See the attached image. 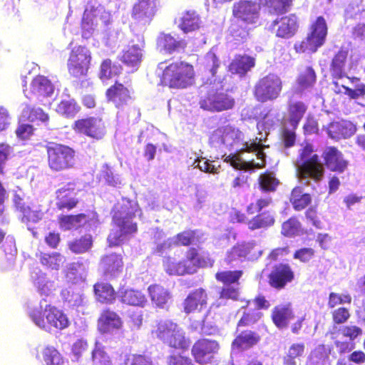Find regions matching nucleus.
Listing matches in <instances>:
<instances>
[{
	"mask_svg": "<svg viewBox=\"0 0 365 365\" xmlns=\"http://www.w3.org/2000/svg\"><path fill=\"white\" fill-rule=\"evenodd\" d=\"M143 45L144 41L142 42L141 46L136 44L128 46L122 51L120 60L126 66L137 68L142 61V48Z\"/></svg>",
	"mask_w": 365,
	"mask_h": 365,
	"instance_id": "nucleus-33",
	"label": "nucleus"
},
{
	"mask_svg": "<svg viewBox=\"0 0 365 365\" xmlns=\"http://www.w3.org/2000/svg\"><path fill=\"white\" fill-rule=\"evenodd\" d=\"M93 237L91 235H85L68 242V249L76 255L88 252L93 246Z\"/></svg>",
	"mask_w": 365,
	"mask_h": 365,
	"instance_id": "nucleus-45",
	"label": "nucleus"
},
{
	"mask_svg": "<svg viewBox=\"0 0 365 365\" xmlns=\"http://www.w3.org/2000/svg\"><path fill=\"white\" fill-rule=\"evenodd\" d=\"M106 97L117 109L123 110L133 101L132 93L128 87L115 81L106 91Z\"/></svg>",
	"mask_w": 365,
	"mask_h": 365,
	"instance_id": "nucleus-21",
	"label": "nucleus"
},
{
	"mask_svg": "<svg viewBox=\"0 0 365 365\" xmlns=\"http://www.w3.org/2000/svg\"><path fill=\"white\" fill-rule=\"evenodd\" d=\"M120 301L128 306L143 307L147 303V298L140 290L128 289L120 294Z\"/></svg>",
	"mask_w": 365,
	"mask_h": 365,
	"instance_id": "nucleus-40",
	"label": "nucleus"
},
{
	"mask_svg": "<svg viewBox=\"0 0 365 365\" xmlns=\"http://www.w3.org/2000/svg\"><path fill=\"white\" fill-rule=\"evenodd\" d=\"M167 365H195L192 359L180 353H172L166 359Z\"/></svg>",
	"mask_w": 365,
	"mask_h": 365,
	"instance_id": "nucleus-64",
	"label": "nucleus"
},
{
	"mask_svg": "<svg viewBox=\"0 0 365 365\" xmlns=\"http://www.w3.org/2000/svg\"><path fill=\"white\" fill-rule=\"evenodd\" d=\"M158 10L157 0H137L130 11V26L145 29Z\"/></svg>",
	"mask_w": 365,
	"mask_h": 365,
	"instance_id": "nucleus-8",
	"label": "nucleus"
},
{
	"mask_svg": "<svg viewBox=\"0 0 365 365\" xmlns=\"http://www.w3.org/2000/svg\"><path fill=\"white\" fill-rule=\"evenodd\" d=\"M349 51L341 47L331 58L329 71L332 79L339 80L346 76L345 67Z\"/></svg>",
	"mask_w": 365,
	"mask_h": 365,
	"instance_id": "nucleus-32",
	"label": "nucleus"
},
{
	"mask_svg": "<svg viewBox=\"0 0 365 365\" xmlns=\"http://www.w3.org/2000/svg\"><path fill=\"white\" fill-rule=\"evenodd\" d=\"M85 271V266L82 261L70 263L66 271V277L72 283H76L83 279L82 272Z\"/></svg>",
	"mask_w": 365,
	"mask_h": 365,
	"instance_id": "nucleus-55",
	"label": "nucleus"
},
{
	"mask_svg": "<svg viewBox=\"0 0 365 365\" xmlns=\"http://www.w3.org/2000/svg\"><path fill=\"white\" fill-rule=\"evenodd\" d=\"M195 70L192 65L185 61L170 63L163 71L160 82L163 86L182 89L192 84Z\"/></svg>",
	"mask_w": 365,
	"mask_h": 365,
	"instance_id": "nucleus-2",
	"label": "nucleus"
},
{
	"mask_svg": "<svg viewBox=\"0 0 365 365\" xmlns=\"http://www.w3.org/2000/svg\"><path fill=\"white\" fill-rule=\"evenodd\" d=\"M329 359V354L324 345L315 348L310 354L307 363L310 365H324Z\"/></svg>",
	"mask_w": 365,
	"mask_h": 365,
	"instance_id": "nucleus-58",
	"label": "nucleus"
},
{
	"mask_svg": "<svg viewBox=\"0 0 365 365\" xmlns=\"http://www.w3.org/2000/svg\"><path fill=\"white\" fill-rule=\"evenodd\" d=\"M270 317L273 324L281 329L287 327L289 322L294 318L295 315L292 304L287 303L274 307Z\"/></svg>",
	"mask_w": 365,
	"mask_h": 365,
	"instance_id": "nucleus-25",
	"label": "nucleus"
},
{
	"mask_svg": "<svg viewBox=\"0 0 365 365\" xmlns=\"http://www.w3.org/2000/svg\"><path fill=\"white\" fill-rule=\"evenodd\" d=\"M297 171L301 178H309L314 182H319L324 176L325 168L319 155L313 154L302 162L297 168Z\"/></svg>",
	"mask_w": 365,
	"mask_h": 365,
	"instance_id": "nucleus-19",
	"label": "nucleus"
},
{
	"mask_svg": "<svg viewBox=\"0 0 365 365\" xmlns=\"http://www.w3.org/2000/svg\"><path fill=\"white\" fill-rule=\"evenodd\" d=\"M72 129L76 133L83 134L96 140H102L106 134L105 123L99 117L78 119L72 125Z\"/></svg>",
	"mask_w": 365,
	"mask_h": 365,
	"instance_id": "nucleus-13",
	"label": "nucleus"
},
{
	"mask_svg": "<svg viewBox=\"0 0 365 365\" xmlns=\"http://www.w3.org/2000/svg\"><path fill=\"white\" fill-rule=\"evenodd\" d=\"M92 60L91 53L85 46L73 47L67 61V69L69 75L80 78L88 74Z\"/></svg>",
	"mask_w": 365,
	"mask_h": 365,
	"instance_id": "nucleus-7",
	"label": "nucleus"
},
{
	"mask_svg": "<svg viewBox=\"0 0 365 365\" xmlns=\"http://www.w3.org/2000/svg\"><path fill=\"white\" fill-rule=\"evenodd\" d=\"M252 303L255 308L243 312L242 317L237 323V329L240 327H246L257 323L263 317L260 310H267L271 306L265 296L262 294L255 296L252 299Z\"/></svg>",
	"mask_w": 365,
	"mask_h": 365,
	"instance_id": "nucleus-18",
	"label": "nucleus"
},
{
	"mask_svg": "<svg viewBox=\"0 0 365 365\" xmlns=\"http://www.w3.org/2000/svg\"><path fill=\"white\" fill-rule=\"evenodd\" d=\"M178 327V324L171 320L160 321L152 334L165 344Z\"/></svg>",
	"mask_w": 365,
	"mask_h": 365,
	"instance_id": "nucleus-44",
	"label": "nucleus"
},
{
	"mask_svg": "<svg viewBox=\"0 0 365 365\" xmlns=\"http://www.w3.org/2000/svg\"><path fill=\"white\" fill-rule=\"evenodd\" d=\"M258 182L262 191L270 192L277 190L279 180L273 173L265 171L259 176Z\"/></svg>",
	"mask_w": 365,
	"mask_h": 365,
	"instance_id": "nucleus-50",
	"label": "nucleus"
},
{
	"mask_svg": "<svg viewBox=\"0 0 365 365\" xmlns=\"http://www.w3.org/2000/svg\"><path fill=\"white\" fill-rule=\"evenodd\" d=\"M47 165L52 173H61L76 167V151L66 145L48 142L45 145Z\"/></svg>",
	"mask_w": 365,
	"mask_h": 365,
	"instance_id": "nucleus-3",
	"label": "nucleus"
},
{
	"mask_svg": "<svg viewBox=\"0 0 365 365\" xmlns=\"http://www.w3.org/2000/svg\"><path fill=\"white\" fill-rule=\"evenodd\" d=\"M207 294L202 288H198L187 296L183 302V309L186 314L200 311L207 304Z\"/></svg>",
	"mask_w": 365,
	"mask_h": 365,
	"instance_id": "nucleus-28",
	"label": "nucleus"
},
{
	"mask_svg": "<svg viewBox=\"0 0 365 365\" xmlns=\"http://www.w3.org/2000/svg\"><path fill=\"white\" fill-rule=\"evenodd\" d=\"M123 327L120 316L109 307L101 310L97 319V330L101 334H107L120 330Z\"/></svg>",
	"mask_w": 365,
	"mask_h": 365,
	"instance_id": "nucleus-20",
	"label": "nucleus"
},
{
	"mask_svg": "<svg viewBox=\"0 0 365 365\" xmlns=\"http://www.w3.org/2000/svg\"><path fill=\"white\" fill-rule=\"evenodd\" d=\"M43 359L46 365H65L60 352L53 346H48L42 351Z\"/></svg>",
	"mask_w": 365,
	"mask_h": 365,
	"instance_id": "nucleus-53",
	"label": "nucleus"
},
{
	"mask_svg": "<svg viewBox=\"0 0 365 365\" xmlns=\"http://www.w3.org/2000/svg\"><path fill=\"white\" fill-rule=\"evenodd\" d=\"M305 351L304 343H294L288 349L287 352L283 356L284 365H297L296 359L303 356Z\"/></svg>",
	"mask_w": 365,
	"mask_h": 365,
	"instance_id": "nucleus-49",
	"label": "nucleus"
},
{
	"mask_svg": "<svg viewBox=\"0 0 365 365\" xmlns=\"http://www.w3.org/2000/svg\"><path fill=\"white\" fill-rule=\"evenodd\" d=\"M220 65V62L217 55L212 51H209L205 57V69L215 76Z\"/></svg>",
	"mask_w": 365,
	"mask_h": 365,
	"instance_id": "nucleus-61",
	"label": "nucleus"
},
{
	"mask_svg": "<svg viewBox=\"0 0 365 365\" xmlns=\"http://www.w3.org/2000/svg\"><path fill=\"white\" fill-rule=\"evenodd\" d=\"M351 297L349 294H340L336 292H331L328 299L329 308H334L335 307L342 304H351Z\"/></svg>",
	"mask_w": 365,
	"mask_h": 365,
	"instance_id": "nucleus-62",
	"label": "nucleus"
},
{
	"mask_svg": "<svg viewBox=\"0 0 365 365\" xmlns=\"http://www.w3.org/2000/svg\"><path fill=\"white\" fill-rule=\"evenodd\" d=\"M22 114L30 122L39 120L45 123L49 120L48 115L45 113L43 109L40 108H35L29 105H26L25 106L23 109Z\"/></svg>",
	"mask_w": 365,
	"mask_h": 365,
	"instance_id": "nucleus-54",
	"label": "nucleus"
},
{
	"mask_svg": "<svg viewBox=\"0 0 365 365\" xmlns=\"http://www.w3.org/2000/svg\"><path fill=\"white\" fill-rule=\"evenodd\" d=\"M261 335L250 329L239 331L231 343V349L235 352H244L257 346L261 341Z\"/></svg>",
	"mask_w": 365,
	"mask_h": 365,
	"instance_id": "nucleus-22",
	"label": "nucleus"
},
{
	"mask_svg": "<svg viewBox=\"0 0 365 365\" xmlns=\"http://www.w3.org/2000/svg\"><path fill=\"white\" fill-rule=\"evenodd\" d=\"M299 27V19L294 14L277 17L272 21L269 30L275 36L282 39L292 38Z\"/></svg>",
	"mask_w": 365,
	"mask_h": 365,
	"instance_id": "nucleus-15",
	"label": "nucleus"
},
{
	"mask_svg": "<svg viewBox=\"0 0 365 365\" xmlns=\"http://www.w3.org/2000/svg\"><path fill=\"white\" fill-rule=\"evenodd\" d=\"M187 47L184 39L177 40L170 34L162 33L157 38V48L161 52L173 53L183 51Z\"/></svg>",
	"mask_w": 365,
	"mask_h": 365,
	"instance_id": "nucleus-30",
	"label": "nucleus"
},
{
	"mask_svg": "<svg viewBox=\"0 0 365 365\" xmlns=\"http://www.w3.org/2000/svg\"><path fill=\"white\" fill-rule=\"evenodd\" d=\"M312 200L311 195L304 192V189L301 186L294 187L289 197V202L296 211H301L306 208Z\"/></svg>",
	"mask_w": 365,
	"mask_h": 365,
	"instance_id": "nucleus-39",
	"label": "nucleus"
},
{
	"mask_svg": "<svg viewBox=\"0 0 365 365\" xmlns=\"http://www.w3.org/2000/svg\"><path fill=\"white\" fill-rule=\"evenodd\" d=\"M74 185V182H69L56 190V206L59 210L70 211L78 204V200L73 196L75 190Z\"/></svg>",
	"mask_w": 365,
	"mask_h": 365,
	"instance_id": "nucleus-23",
	"label": "nucleus"
},
{
	"mask_svg": "<svg viewBox=\"0 0 365 365\" xmlns=\"http://www.w3.org/2000/svg\"><path fill=\"white\" fill-rule=\"evenodd\" d=\"M220 349L219 343L212 339L200 338L191 347V355L195 363L206 365L215 361V356Z\"/></svg>",
	"mask_w": 365,
	"mask_h": 365,
	"instance_id": "nucleus-12",
	"label": "nucleus"
},
{
	"mask_svg": "<svg viewBox=\"0 0 365 365\" xmlns=\"http://www.w3.org/2000/svg\"><path fill=\"white\" fill-rule=\"evenodd\" d=\"M125 365H155L152 358L145 354H130L125 359Z\"/></svg>",
	"mask_w": 365,
	"mask_h": 365,
	"instance_id": "nucleus-60",
	"label": "nucleus"
},
{
	"mask_svg": "<svg viewBox=\"0 0 365 365\" xmlns=\"http://www.w3.org/2000/svg\"><path fill=\"white\" fill-rule=\"evenodd\" d=\"M356 125L348 120L331 122L327 128L329 136L334 140L346 139L356 132Z\"/></svg>",
	"mask_w": 365,
	"mask_h": 365,
	"instance_id": "nucleus-27",
	"label": "nucleus"
},
{
	"mask_svg": "<svg viewBox=\"0 0 365 365\" xmlns=\"http://www.w3.org/2000/svg\"><path fill=\"white\" fill-rule=\"evenodd\" d=\"M29 317L36 326L45 330H62L70 324L67 315L51 304L46 305L43 309L41 306L32 309L29 312Z\"/></svg>",
	"mask_w": 365,
	"mask_h": 365,
	"instance_id": "nucleus-4",
	"label": "nucleus"
},
{
	"mask_svg": "<svg viewBox=\"0 0 365 365\" xmlns=\"http://www.w3.org/2000/svg\"><path fill=\"white\" fill-rule=\"evenodd\" d=\"M321 157L324 167L331 172L343 173L348 168L349 161L336 146H326L322 150Z\"/></svg>",
	"mask_w": 365,
	"mask_h": 365,
	"instance_id": "nucleus-17",
	"label": "nucleus"
},
{
	"mask_svg": "<svg viewBox=\"0 0 365 365\" xmlns=\"http://www.w3.org/2000/svg\"><path fill=\"white\" fill-rule=\"evenodd\" d=\"M13 200L19 220L26 225L33 237L36 238L38 232L31 225L43 219V212L41 209L28 204L19 195H15Z\"/></svg>",
	"mask_w": 365,
	"mask_h": 365,
	"instance_id": "nucleus-10",
	"label": "nucleus"
},
{
	"mask_svg": "<svg viewBox=\"0 0 365 365\" xmlns=\"http://www.w3.org/2000/svg\"><path fill=\"white\" fill-rule=\"evenodd\" d=\"M186 260L175 262L171 257H166L163 266L166 272L170 275L191 274L197 272V268L212 267L215 260L207 253L202 255L197 248L191 247L186 252Z\"/></svg>",
	"mask_w": 365,
	"mask_h": 365,
	"instance_id": "nucleus-1",
	"label": "nucleus"
},
{
	"mask_svg": "<svg viewBox=\"0 0 365 365\" xmlns=\"http://www.w3.org/2000/svg\"><path fill=\"white\" fill-rule=\"evenodd\" d=\"M317 81V74L312 66H307L298 77V85L303 89L312 87Z\"/></svg>",
	"mask_w": 365,
	"mask_h": 365,
	"instance_id": "nucleus-57",
	"label": "nucleus"
},
{
	"mask_svg": "<svg viewBox=\"0 0 365 365\" xmlns=\"http://www.w3.org/2000/svg\"><path fill=\"white\" fill-rule=\"evenodd\" d=\"M275 222L273 212L266 210L259 212L247 222L248 228L250 230H255L262 228H267L272 226Z\"/></svg>",
	"mask_w": 365,
	"mask_h": 365,
	"instance_id": "nucleus-42",
	"label": "nucleus"
},
{
	"mask_svg": "<svg viewBox=\"0 0 365 365\" xmlns=\"http://www.w3.org/2000/svg\"><path fill=\"white\" fill-rule=\"evenodd\" d=\"M259 5L252 0H240L232 9L233 17L246 25H255L259 19Z\"/></svg>",
	"mask_w": 365,
	"mask_h": 365,
	"instance_id": "nucleus-14",
	"label": "nucleus"
},
{
	"mask_svg": "<svg viewBox=\"0 0 365 365\" xmlns=\"http://www.w3.org/2000/svg\"><path fill=\"white\" fill-rule=\"evenodd\" d=\"M292 0H264V6L274 14H282L291 7Z\"/></svg>",
	"mask_w": 365,
	"mask_h": 365,
	"instance_id": "nucleus-56",
	"label": "nucleus"
},
{
	"mask_svg": "<svg viewBox=\"0 0 365 365\" xmlns=\"http://www.w3.org/2000/svg\"><path fill=\"white\" fill-rule=\"evenodd\" d=\"M327 34V21L322 16H319L310 24L306 38L295 43L294 48L299 53L306 51L314 53L325 43Z\"/></svg>",
	"mask_w": 365,
	"mask_h": 365,
	"instance_id": "nucleus-5",
	"label": "nucleus"
},
{
	"mask_svg": "<svg viewBox=\"0 0 365 365\" xmlns=\"http://www.w3.org/2000/svg\"><path fill=\"white\" fill-rule=\"evenodd\" d=\"M81 110L74 99L62 100L56 107V111L66 118H73Z\"/></svg>",
	"mask_w": 365,
	"mask_h": 365,
	"instance_id": "nucleus-51",
	"label": "nucleus"
},
{
	"mask_svg": "<svg viewBox=\"0 0 365 365\" xmlns=\"http://www.w3.org/2000/svg\"><path fill=\"white\" fill-rule=\"evenodd\" d=\"M54 91L51 81L41 75L35 76L31 82L27 97H36L38 98L50 96Z\"/></svg>",
	"mask_w": 365,
	"mask_h": 365,
	"instance_id": "nucleus-24",
	"label": "nucleus"
},
{
	"mask_svg": "<svg viewBox=\"0 0 365 365\" xmlns=\"http://www.w3.org/2000/svg\"><path fill=\"white\" fill-rule=\"evenodd\" d=\"M36 257L39 259L41 264L46 269L58 270L60 267L62 255L57 252H43L36 254Z\"/></svg>",
	"mask_w": 365,
	"mask_h": 365,
	"instance_id": "nucleus-47",
	"label": "nucleus"
},
{
	"mask_svg": "<svg viewBox=\"0 0 365 365\" xmlns=\"http://www.w3.org/2000/svg\"><path fill=\"white\" fill-rule=\"evenodd\" d=\"M315 250L312 247H301L294 251L293 258L302 263H309L314 257Z\"/></svg>",
	"mask_w": 365,
	"mask_h": 365,
	"instance_id": "nucleus-63",
	"label": "nucleus"
},
{
	"mask_svg": "<svg viewBox=\"0 0 365 365\" xmlns=\"http://www.w3.org/2000/svg\"><path fill=\"white\" fill-rule=\"evenodd\" d=\"M96 300L102 304H112L117 297L114 287L108 282L98 281L93 284Z\"/></svg>",
	"mask_w": 365,
	"mask_h": 365,
	"instance_id": "nucleus-29",
	"label": "nucleus"
},
{
	"mask_svg": "<svg viewBox=\"0 0 365 365\" xmlns=\"http://www.w3.org/2000/svg\"><path fill=\"white\" fill-rule=\"evenodd\" d=\"M255 58L247 54H237L228 66V71L240 77H244L255 66Z\"/></svg>",
	"mask_w": 365,
	"mask_h": 365,
	"instance_id": "nucleus-26",
	"label": "nucleus"
},
{
	"mask_svg": "<svg viewBox=\"0 0 365 365\" xmlns=\"http://www.w3.org/2000/svg\"><path fill=\"white\" fill-rule=\"evenodd\" d=\"M92 365H112L109 355L105 350V346L96 341L91 351Z\"/></svg>",
	"mask_w": 365,
	"mask_h": 365,
	"instance_id": "nucleus-48",
	"label": "nucleus"
},
{
	"mask_svg": "<svg viewBox=\"0 0 365 365\" xmlns=\"http://www.w3.org/2000/svg\"><path fill=\"white\" fill-rule=\"evenodd\" d=\"M249 26L239 21H232L227 30L229 39L237 45L245 43L250 36Z\"/></svg>",
	"mask_w": 365,
	"mask_h": 365,
	"instance_id": "nucleus-36",
	"label": "nucleus"
},
{
	"mask_svg": "<svg viewBox=\"0 0 365 365\" xmlns=\"http://www.w3.org/2000/svg\"><path fill=\"white\" fill-rule=\"evenodd\" d=\"M201 24L200 17L197 12L190 10L182 14L178 27L183 33L187 34L200 29Z\"/></svg>",
	"mask_w": 365,
	"mask_h": 365,
	"instance_id": "nucleus-37",
	"label": "nucleus"
},
{
	"mask_svg": "<svg viewBox=\"0 0 365 365\" xmlns=\"http://www.w3.org/2000/svg\"><path fill=\"white\" fill-rule=\"evenodd\" d=\"M295 274L287 263L274 264L267 275L268 284L277 290L284 289L287 285L294 281Z\"/></svg>",
	"mask_w": 365,
	"mask_h": 365,
	"instance_id": "nucleus-16",
	"label": "nucleus"
},
{
	"mask_svg": "<svg viewBox=\"0 0 365 365\" xmlns=\"http://www.w3.org/2000/svg\"><path fill=\"white\" fill-rule=\"evenodd\" d=\"M135 211V203L123 199L120 209L113 216L114 224L125 235H132L138 231L137 223L132 221Z\"/></svg>",
	"mask_w": 365,
	"mask_h": 365,
	"instance_id": "nucleus-11",
	"label": "nucleus"
},
{
	"mask_svg": "<svg viewBox=\"0 0 365 365\" xmlns=\"http://www.w3.org/2000/svg\"><path fill=\"white\" fill-rule=\"evenodd\" d=\"M148 292L152 302L158 308L163 309L171 298L170 292L158 284L150 285Z\"/></svg>",
	"mask_w": 365,
	"mask_h": 365,
	"instance_id": "nucleus-38",
	"label": "nucleus"
},
{
	"mask_svg": "<svg viewBox=\"0 0 365 365\" xmlns=\"http://www.w3.org/2000/svg\"><path fill=\"white\" fill-rule=\"evenodd\" d=\"M202 236L203 234L199 230L187 229L178 232L172 240L174 246L189 247L202 242Z\"/></svg>",
	"mask_w": 365,
	"mask_h": 365,
	"instance_id": "nucleus-35",
	"label": "nucleus"
},
{
	"mask_svg": "<svg viewBox=\"0 0 365 365\" xmlns=\"http://www.w3.org/2000/svg\"><path fill=\"white\" fill-rule=\"evenodd\" d=\"M86 220L87 215L84 213L61 215L58 218L59 227L63 230L78 229L83 226Z\"/></svg>",
	"mask_w": 365,
	"mask_h": 365,
	"instance_id": "nucleus-43",
	"label": "nucleus"
},
{
	"mask_svg": "<svg viewBox=\"0 0 365 365\" xmlns=\"http://www.w3.org/2000/svg\"><path fill=\"white\" fill-rule=\"evenodd\" d=\"M282 87L280 77L274 73H269L255 83L252 93L255 100L259 103L272 101L279 98Z\"/></svg>",
	"mask_w": 365,
	"mask_h": 365,
	"instance_id": "nucleus-6",
	"label": "nucleus"
},
{
	"mask_svg": "<svg viewBox=\"0 0 365 365\" xmlns=\"http://www.w3.org/2000/svg\"><path fill=\"white\" fill-rule=\"evenodd\" d=\"M101 263L106 272L111 274L120 271L123 266L122 256L116 253L103 256L101 259Z\"/></svg>",
	"mask_w": 365,
	"mask_h": 365,
	"instance_id": "nucleus-46",
	"label": "nucleus"
},
{
	"mask_svg": "<svg viewBox=\"0 0 365 365\" xmlns=\"http://www.w3.org/2000/svg\"><path fill=\"white\" fill-rule=\"evenodd\" d=\"M235 101L226 92L217 89H210L199 101L200 108L210 112H222L232 109Z\"/></svg>",
	"mask_w": 365,
	"mask_h": 365,
	"instance_id": "nucleus-9",
	"label": "nucleus"
},
{
	"mask_svg": "<svg viewBox=\"0 0 365 365\" xmlns=\"http://www.w3.org/2000/svg\"><path fill=\"white\" fill-rule=\"evenodd\" d=\"M122 73L123 66L107 58L100 63L98 77L102 82H105L118 77Z\"/></svg>",
	"mask_w": 365,
	"mask_h": 365,
	"instance_id": "nucleus-34",
	"label": "nucleus"
},
{
	"mask_svg": "<svg viewBox=\"0 0 365 365\" xmlns=\"http://www.w3.org/2000/svg\"><path fill=\"white\" fill-rule=\"evenodd\" d=\"M243 272L242 270H226L219 271L215 273V279L225 284L231 285L232 284H239V280L242 277Z\"/></svg>",
	"mask_w": 365,
	"mask_h": 365,
	"instance_id": "nucleus-52",
	"label": "nucleus"
},
{
	"mask_svg": "<svg viewBox=\"0 0 365 365\" xmlns=\"http://www.w3.org/2000/svg\"><path fill=\"white\" fill-rule=\"evenodd\" d=\"M165 344L175 350L187 351L190 347L191 341L189 337L185 336V333L178 326Z\"/></svg>",
	"mask_w": 365,
	"mask_h": 365,
	"instance_id": "nucleus-41",
	"label": "nucleus"
},
{
	"mask_svg": "<svg viewBox=\"0 0 365 365\" xmlns=\"http://www.w3.org/2000/svg\"><path fill=\"white\" fill-rule=\"evenodd\" d=\"M307 109L308 106L304 101L291 99L288 101L287 108V121L292 126V128L296 130L298 128Z\"/></svg>",
	"mask_w": 365,
	"mask_h": 365,
	"instance_id": "nucleus-31",
	"label": "nucleus"
},
{
	"mask_svg": "<svg viewBox=\"0 0 365 365\" xmlns=\"http://www.w3.org/2000/svg\"><path fill=\"white\" fill-rule=\"evenodd\" d=\"M301 228V223L295 217L289 218L282 225L281 233L285 237H293L296 235Z\"/></svg>",
	"mask_w": 365,
	"mask_h": 365,
	"instance_id": "nucleus-59",
	"label": "nucleus"
}]
</instances>
